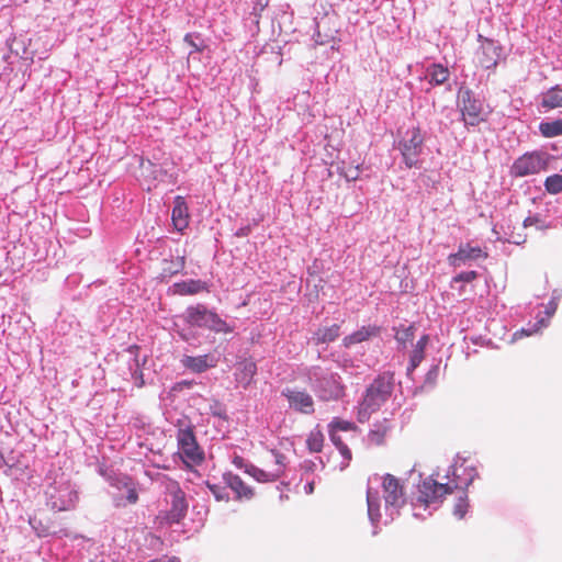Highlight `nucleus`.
<instances>
[{
  "label": "nucleus",
  "mask_w": 562,
  "mask_h": 562,
  "mask_svg": "<svg viewBox=\"0 0 562 562\" xmlns=\"http://www.w3.org/2000/svg\"><path fill=\"white\" fill-rule=\"evenodd\" d=\"M394 386V378L391 373L378 375L367 387L362 401L358 405L357 418L359 423H366L391 396Z\"/></svg>",
  "instance_id": "nucleus-1"
},
{
  "label": "nucleus",
  "mask_w": 562,
  "mask_h": 562,
  "mask_svg": "<svg viewBox=\"0 0 562 562\" xmlns=\"http://www.w3.org/2000/svg\"><path fill=\"white\" fill-rule=\"evenodd\" d=\"M461 470L464 472L467 469L463 465L454 468L452 473L454 479L446 483L439 482L432 475L425 477L418 485L417 501L426 507L430 504L442 502L446 495L452 494L454 488L460 487L458 479L460 476L459 471Z\"/></svg>",
  "instance_id": "nucleus-2"
},
{
  "label": "nucleus",
  "mask_w": 562,
  "mask_h": 562,
  "mask_svg": "<svg viewBox=\"0 0 562 562\" xmlns=\"http://www.w3.org/2000/svg\"><path fill=\"white\" fill-rule=\"evenodd\" d=\"M286 457L278 450H268L260 459V465L248 467L247 474L259 483L279 480L286 469Z\"/></svg>",
  "instance_id": "nucleus-3"
},
{
  "label": "nucleus",
  "mask_w": 562,
  "mask_h": 562,
  "mask_svg": "<svg viewBox=\"0 0 562 562\" xmlns=\"http://www.w3.org/2000/svg\"><path fill=\"white\" fill-rule=\"evenodd\" d=\"M167 494L170 499V508L166 512H160L157 516L159 524L172 525L180 522L188 510V503L186 493L181 490L177 481L169 480L166 485Z\"/></svg>",
  "instance_id": "nucleus-4"
},
{
  "label": "nucleus",
  "mask_w": 562,
  "mask_h": 562,
  "mask_svg": "<svg viewBox=\"0 0 562 562\" xmlns=\"http://www.w3.org/2000/svg\"><path fill=\"white\" fill-rule=\"evenodd\" d=\"M186 321L191 326L207 328L215 333L227 334L233 330L215 312L207 310L202 304L189 306L186 311Z\"/></svg>",
  "instance_id": "nucleus-5"
},
{
  "label": "nucleus",
  "mask_w": 562,
  "mask_h": 562,
  "mask_svg": "<svg viewBox=\"0 0 562 562\" xmlns=\"http://www.w3.org/2000/svg\"><path fill=\"white\" fill-rule=\"evenodd\" d=\"M47 506L56 512L71 510L78 502V493L68 481L54 482L45 492Z\"/></svg>",
  "instance_id": "nucleus-6"
},
{
  "label": "nucleus",
  "mask_w": 562,
  "mask_h": 562,
  "mask_svg": "<svg viewBox=\"0 0 562 562\" xmlns=\"http://www.w3.org/2000/svg\"><path fill=\"white\" fill-rule=\"evenodd\" d=\"M179 454L187 464H200L204 452L199 447L192 429H180L178 432Z\"/></svg>",
  "instance_id": "nucleus-7"
},
{
  "label": "nucleus",
  "mask_w": 562,
  "mask_h": 562,
  "mask_svg": "<svg viewBox=\"0 0 562 562\" xmlns=\"http://www.w3.org/2000/svg\"><path fill=\"white\" fill-rule=\"evenodd\" d=\"M460 111L467 125L476 126L486 120V113L470 90L460 92Z\"/></svg>",
  "instance_id": "nucleus-8"
},
{
  "label": "nucleus",
  "mask_w": 562,
  "mask_h": 562,
  "mask_svg": "<svg viewBox=\"0 0 562 562\" xmlns=\"http://www.w3.org/2000/svg\"><path fill=\"white\" fill-rule=\"evenodd\" d=\"M407 136L408 138L400 143V149L406 167L412 168L417 165V158L423 150L424 136L418 126L408 130Z\"/></svg>",
  "instance_id": "nucleus-9"
},
{
  "label": "nucleus",
  "mask_w": 562,
  "mask_h": 562,
  "mask_svg": "<svg viewBox=\"0 0 562 562\" xmlns=\"http://www.w3.org/2000/svg\"><path fill=\"white\" fill-rule=\"evenodd\" d=\"M548 161L542 154L531 153L519 157L512 166V175L526 177L547 169Z\"/></svg>",
  "instance_id": "nucleus-10"
},
{
  "label": "nucleus",
  "mask_w": 562,
  "mask_h": 562,
  "mask_svg": "<svg viewBox=\"0 0 562 562\" xmlns=\"http://www.w3.org/2000/svg\"><path fill=\"white\" fill-rule=\"evenodd\" d=\"M382 490L387 506L402 507L406 503L404 486L394 475L387 473L383 476Z\"/></svg>",
  "instance_id": "nucleus-11"
},
{
  "label": "nucleus",
  "mask_w": 562,
  "mask_h": 562,
  "mask_svg": "<svg viewBox=\"0 0 562 562\" xmlns=\"http://www.w3.org/2000/svg\"><path fill=\"white\" fill-rule=\"evenodd\" d=\"M480 49L477 60L485 69L495 68L502 54V46L494 40L479 35Z\"/></svg>",
  "instance_id": "nucleus-12"
},
{
  "label": "nucleus",
  "mask_w": 562,
  "mask_h": 562,
  "mask_svg": "<svg viewBox=\"0 0 562 562\" xmlns=\"http://www.w3.org/2000/svg\"><path fill=\"white\" fill-rule=\"evenodd\" d=\"M282 395L286 398L291 409L305 415L314 413V400L306 391L286 387L282 391Z\"/></svg>",
  "instance_id": "nucleus-13"
},
{
  "label": "nucleus",
  "mask_w": 562,
  "mask_h": 562,
  "mask_svg": "<svg viewBox=\"0 0 562 562\" xmlns=\"http://www.w3.org/2000/svg\"><path fill=\"white\" fill-rule=\"evenodd\" d=\"M165 171L161 167L151 162L150 160L142 159L139 162V177L138 180L147 191L157 187L158 181L162 179Z\"/></svg>",
  "instance_id": "nucleus-14"
},
{
  "label": "nucleus",
  "mask_w": 562,
  "mask_h": 562,
  "mask_svg": "<svg viewBox=\"0 0 562 562\" xmlns=\"http://www.w3.org/2000/svg\"><path fill=\"white\" fill-rule=\"evenodd\" d=\"M345 394V386L337 374H328L319 381V396L324 401L338 400Z\"/></svg>",
  "instance_id": "nucleus-15"
},
{
  "label": "nucleus",
  "mask_w": 562,
  "mask_h": 562,
  "mask_svg": "<svg viewBox=\"0 0 562 562\" xmlns=\"http://www.w3.org/2000/svg\"><path fill=\"white\" fill-rule=\"evenodd\" d=\"M487 254L484 252L481 247L470 246L469 244L460 245L459 249L454 254L448 256V261L453 267H459L469 260H476L479 258H486Z\"/></svg>",
  "instance_id": "nucleus-16"
},
{
  "label": "nucleus",
  "mask_w": 562,
  "mask_h": 562,
  "mask_svg": "<svg viewBox=\"0 0 562 562\" xmlns=\"http://www.w3.org/2000/svg\"><path fill=\"white\" fill-rule=\"evenodd\" d=\"M225 484L236 494L237 499H250L254 496V490L248 486L238 475L231 472L223 475Z\"/></svg>",
  "instance_id": "nucleus-17"
},
{
  "label": "nucleus",
  "mask_w": 562,
  "mask_h": 562,
  "mask_svg": "<svg viewBox=\"0 0 562 562\" xmlns=\"http://www.w3.org/2000/svg\"><path fill=\"white\" fill-rule=\"evenodd\" d=\"M256 374L257 364L252 359H244L237 363L235 379L243 387H248Z\"/></svg>",
  "instance_id": "nucleus-18"
},
{
  "label": "nucleus",
  "mask_w": 562,
  "mask_h": 562,
  "mask_svg": "<svg viewBox=\"0 0 562 562\" xmlns=\"http://www.w3.org/2000/svg\"><path fill=\"white\" fill-rule=\"evenodd\" d=\"M171 220L175 228L179 232L188 227L189 213L184 198L178 195L175 199V205L172 209Z\"/></svg>",
  "instance_id": "nucleus-19"
},
{
  "label": "nucleus",
  "mask_w": 562,
  "mask_h": 562,
  "mask_svg": "<svg viewBox=\"0 0 562 562\" xmlns=\"http://www.w3.org/2000/svg\"><path fill=\"white\" fill-rule=\"evenodd\" d=\"M380 334V328L374 325L362 326L360 329L355 333L346 336L342 339L345 347H350L356 344H360L370 339L371 337L378 336Z\"/></svg>",
  "instance_id": "nucleus-20"
},
{
  "label": "nucleus",
  "mask_w": 562,
  "mask_h": 562,
  "mask_svg": "<svg viewBox=\"0 0 562 562\" xmlns=\"http://www.w3.org/2000/svg\"><path fill=\"white\" fill-rule=\"evenodd\" d=\"M391 428L392 424L387 418L376 422L368 434L369 442L374 446L383 445Z\"/></svg>",
  "instance_id": "nucleus-21"
},
{
  "label": "nucleus",
  "mask_w": 562,
  "mask_h": 562,
  "mask_svg": "<svg viewBox=\"0 0 562 562\" xmlns=\"http://www.w3.org/2000/svg\"><path fill=\"white\" fill-rule=\"evenodd\" d=\"M181 363L184 368H187L195 373H202V372L206 371L209 368H212L215 366L213 363L212 359L210 358V356H207V355L196 356V357L184 356L181 359Z\"/></svg>",
  "instance_id": "nucleus-22"
},
{
  "label": "nucleus",
  "mask_w": 562,
  "mask_h": 562,
  "mask_svg": "<svg viewBox=\"0 0 562 562\" xmlns=\"http://www.w3.org/2000/svg\"><path fill=\"white\" fill-rule=\"evenodd\" d=\"M175 293L179 295H193L209 291L207 284L201 280H187L173 284Z\"/></svg>",
  "instance_id": "nucleus-23"
},
{
  "label": "nucleus",
  "mask_w": 562,
  "mask_h": 562,
  "mask_svg": "<svg viewBox=\"0 0 562 562\" xmlns=\"http://www.w3.org/2000/svg\"><path fill=\"white\" fill-rule=\"evenodd\" d=\"M473 475L471 474L469 479L464 480L463 482H460V487L454 488L459 493V497L457 503L453 506V514L459 519L463 518L468 512L469 503H468V495L465 492V488L472 483Z\"/></svg>",
  "instance_id": "nucleus-24"
},
{
  "label": "nucleus",
  "mask_w": 562,
  "mask_h": 562,
  "mask_svg": "<svg viewBox=\"0 0 562 562\" xmlns=\"http://www.w3.org/2000/svg\"><path fill=\"white\" fill-rule=\"evenodd\" d=\"M450 72L441 64H432L427 68V77L431 85H442L449 79Z\"/></svg>",
  "instance_id": "nucleus-25"
},
{
  "label": "nucleus",
  "mask_w": 562,
  "mask_h": 562,
  "mask_svg": "<svg viewBox=\"0 0 562 562\" xmlns=\"http://www.w3.org/2000/svg\"><path fill=\"white\" fill-rule=\"evenodd\" d=\"M428 341H429V336L423 335L419 338V340L417 341V344L415 345V347L412 351V355H411V361H409V367H408L409 371L415 370L419 366V363L423 361L425 348H426Z\"/></svg>",
  "instance_id": "nucleus-26"
},
{
  "label": "nucleus",
  "mask_w": 562,
  "mask_h": 562,
  "mask_svg": "<svg viewBox=\"0 0 562 562\" xmlns=\"http://www.w3.org/2000/svg\"><path fill=\"white\" fill-rule=\"evenodd\" d=\"M541 105L547 109L562 108V88L555 86L549 89L542 97Z\"/></svg>",
  "instance_id": "nucleus-27"
},
{
  "label": "nucleus",
  "mask_w": 562,
  "mask_h": 562,
  "mask_svg": "<svg viewBox=\"0 0 562 562\" xmlns=\"http://www.w3.org/2000/svg\"><path fill=\"white\" fill-rule=\"evenodd\" d=\"M340 333V326L333 324L329 327L318 328L314 334V340L317 345L334 341L338 338Z\"/></svg>",
  "instance_id": "nucleus-28"
},
{
  "label": "nucleus",
  "mask_w": 562,
  "mask_h": 562,
  "mask_svg": "<svg viewBox=\"0 0 562 562\" xmlns=\"http://www.w3.org/2000/svg\"><path fill=\"white\" fill-rule=\"evenodd\" d=\"M307 448L311 452H321L324 446V435L319 428L310 431L306 439Z\"/></svg>",
  "instance_id": "nucleus-29"
},
{
  "label": "nucleus",
  "mask_w": 562,
  "mask_h": 562,
  "mask_svg": "<svg viewBox=\"0 0 562 562\" xmlns=\"http://www.w3.org/2000/svg\"><path fill=\"white\" fill-rule=\"evenodd\" d=\"M330 439L336 448L339 450L340 454L345 459V463L341 465V469L346 468L352 458L351 450L348 446L342 441L341 437L336 435L334 431H329Z\"/></svg>",
  "instance_id": "nucleus-30"
},
{
  "label": "nucleus",
  "mask_w": 562,
  "mask_h": 562,
  "mask_svg": "<svg viewBox=\"0 0 562 562\" xmlns=\"http://www.w3.org/2000/svg\"><path fill=\"white\" fill-rule=\"evenodd\" d=\"M539 128L544 137H555L562 135V119L552 122H543L540 124Z\"/></svg>",
  "instance_id": "nucleus-31"
},
{
  "label": "nucleus",
  "mask_w": 562,
  "mask_h": 562,
  "mask_svg": "<svg viewBox=\"0 0 562 562\" xmlns=\"http://www.w3.org/2000/svg\"><path fill=\"white\" fill-rule=\"evenodd\" d=\"M117 488H125L127 492L126 501L128 504H135L138 501V493L135 483L130 477H124L119 481Z\"/></svg>",
  "instance_id": "nucleus-32"
},
{
  "label": "nucleus",
  "mask_w": 562,
  "mask_h": 562,
  "mask_svg": "<svg viewBox=\"0 0 562 562\" xmlns=\"http://www.w3.org/2000/svg\"><path fill=\"white\" fill-rule=\"evenodd\" d=\"M164 268H162V273L164 276H173L178 272H180L184 266H186V258L184 256H179L176 258L175 261H171L170 262V266H169V262L167 260L164 261Z\"/></svg>",
  "instance_id": "nucleus-33"
},
{
  "label": "nucleus",
  "mask_w": 562,
  "mask_h": 562,
  "mask_svg": "<svg viewBox=\"0 0 562 562\" xmlns=\"http://www.w3.org/2000/svg\"><path fill=\"white\" fill-rule=\"evenodd\" d=\"M546 190L551 194H558L562 192V175L549 176L544 181Z\"/></svg>",
  "instance_id": "nucleus-34"
},
{
  "label": "nucleus",
  "mask_w": 562,
  "mask_h": 562,
  "mask_svg": "<svg viewBox=\"0 0 562 562\" xmlns=\"http://www.w3.org/2000/svg\"><path fill=\"white\" fill-rule=\"evenodd\" d=\"M414 336H415V326L414 325H409L407 327L403 326L396 330L395 339L400 344L405 345V344L412 341Z\"/></svg>",
  "instance_id": "nucleus-35"
},
{
  "label": "nucleus",
  "mask_w": 562,
  "mask_h": 562,
  "mask_svg": "<svg viewBox=\"0 0 562 562\" xmlns=\"http://www.w3.org/2000/svg\"><path fill=\"white\" fill-rule=\"evenodd\" d=\"M205 484L216 501L228 502L229 495H228L225 486H222L220 484L210 483V482H206Z\"/></svg>",
  "instance_id": "nucleus-36"
},
{
  "label": "nucleus",
  "mask_w": 562,
  "mask_h": 562,
  "mask_svg": "<svg viewBox=\"0 0 562 562\" xmlns=\"http://www.w3.org/2000/svg\"><path fill=\"white\" fill-rule=\"evenodd\" d=\"M339 173L348 181H356L360 176V167L359 166L346 167L345 165H342Z\"/></svg>",
  "instance_id": "nucleus-37"
},
{
  "label": "nucleus",
  "mask_w": 562,
  "mask_h": 562,
  "mask_svg": "<svg viewBox=\"0 0 562 562\" xmlns=\"http://www.w3.org/2000/svg\"><path fill=\"white\" fill-rule=\"evenodd\" d=\"M329 427H330V431H334V432H335V430L349 431V430H353L356 428V426L351 422L344 420L340 418H334L331 420Z\"/></svg>",
  "instance_id": "nucleus-38"
},
{
  "label": "nucleus",
  "mask_w": 562,
  "mask_h": 562,
  "mask_svg": "<svg viewBox=\"0 0 562 562\" xmlns=\"http://www.w3.org/2000/svg\"><path fill=\"white\" fill-rule=\"evenodd\" d=\"M560 297L561 295L554 291L552 299L550 300L546 307V314L548 315V317H551L555 313Z\"/></svg>",
  "instance_id": "nucleus-39"
},
{
  "label": "nucleus",
  "mask_w": 562,
  "mask_h": 562,
  "mask_svg": "<svg viewBox=\"0 0 562 562\" xmlns=\"http://www.w3.org/2000/svg\"><path fill=\"white\" fill-rule=\"evenodd\" d=\"M477 278L476 271H464L453 278V282H472Z\"/></svg>",
  "instance_id": "nucleus-40"
},
{
  "label": "nucleus",
  "mask_w": 562,
  "mask_h": 562,
  "mask_svg": "<svg viewBox=\"0 0 562 562\" xmlns=\"http://www.w3.org/2000/svg\"><path fill=\"white\" fill-rule=\"evenodd\" d=\"M367 503H368V513H369L370 517L372 518V513H373V510L379 509V504H378V499L373 498L371 496L370 491L367 492Z\"/></svg>",
  "instance_id": "nucleus-41"
},
{
  "label": "nucleus",
  "mask_w": 562,
  "mask_h": 562,
  "mask_svg": "<svg viewBox=\"0 0 562 562\" xmlns=\"http://www.w3.org/2000/svg\"><path fill=\"white\" fill-rule=\"evenodd\" d=\"M233 464L238 469H244L245 473H247L248 467H255L254 464L246 462V460L240 456H235L233 458Z\"/></svg>",
  "instance_id": "nucleus-42"
},
{
  "label": "nucleus",
  "mask_w": 562,
  "mask_h": 562,
  "mask_svg": "<svg viewBox=\"0 0 562 562\" xmlns=\"http://www.w3.org/2000/svg\"><path fill=\"white\" fill-rule=\"evenodd\" d=\"M184 42L188 43L195 52H202L203 47H200L193 40L191 34L184 36Z\"/></svg>",
  "instance_id": "nucleus-43"
},
{
  "label": "nucleus",
  "mask_w": 562,
  "mask_h": 562,
  "mask_svg": "<svg viewBox=\"0 0 562 562\" xmlns=\"http://www.w3.org/2000/svg\"><path fill=\"white\" fill-rule=\"evenodd\" d=\"M537 330H538V328H537V329H535V331H537ZM532 333H533V330L528 331V330H526V329H520V330L516 331V333L513 335V340L519 339V338H521L522 336H530Z\"/></svg>",
  "instance_id": "nucleus-44"
},
{
  "label": "nucleus",
  "mask_w": 562,
  "mask_h": 562,
  "mask_svg": "<svg viewBox=\"0 0 562 562\" xmlns=\"http://www.w3.org/2000/svg\"><path fill=\"white\" fill-rule=\"evenodd\" d=\"M539 222V220L537 217H532V216H529L527 217L525 221H524V226L525 227H528V226H531V225H535Z\"/></svg>",
  "instance_id": "nucleus-45"
},
{
  "label": "nucleus",
  "mask_w": 562,
  "mask_h": 562,
  "mask_svg": "<svg viewBox=\"0 0 562 562\" xmlns=\"http://www.w3.org/2000/svg\"><path fill=\"white\" fill-rule=\"evenodd\" d=\"M138 350H139V347L137 345H132L128 347L127 351L132 355H134L135 357H137L138 355Z\"/></svg>",
  "instance_id": "nucleus-46"
},
{
  "label": "nucleus",
  "mask_w": 562,
  "mask_h": 562,
  "mask_svg": "<svg viewBox=\"0 0 562 562\" xmlns=\"http://www.w3.org/2000/svg\"><path fill=\"white\" fill-rule=\"evenodd\" d=\"M305 492L307 494H312L314 492V482H310L306 486H305Z\"/></svg>",
  "instance_id": "nucleus-47"
},
{
  "label": "nucleus",
  "mask_w": 562,
  "mask_h": 562,
  "mask_svg": "<svg viewBox=\"0 0 562 562\" xmlns=\"http://www.w3.org/2000/svg\"><path fill=\"white\" fill-rule=\"evenodd\" d=\"M114 502H115V506H117V507L125 506V503L119 496L114 498Z\"/></svg>",
  "instance_id": "nucleus-48"
},
{
  "label": "nucleus",
  "mask_w": 562,
  "mask_h": 562,
  "mask_svg": "<svg viewBox=\"0 0 562 562\" xmlns=\"http://www.w3.org/2000/svg\"><path fill=\"white\" fill-rule=\"evenodd\" d=\"M151 562H178L177 559L154 560Z\"/></svg>",
  "instance_id": "nucleus-49"
},
{
  "label": "nucleus",
  "mask_w": 562,
  "mask_h": 562,
  "mask_svg": "<svg viewBox=\"0 0 562 562\" xmlns=\"http://www.w3.org/2000/svg\"><path fill=\"white\" fill-rule=\"evenodd\" d=\"M538 323L540 324V326H547V323L544 322V319H540Z\"/></svg>",
  "instance_id": "nucleus-50"
}]
</instances>
